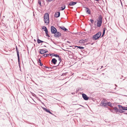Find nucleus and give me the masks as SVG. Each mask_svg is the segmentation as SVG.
I'll use <instances>...</instances> for the list:
<instances>
[{"label":"nucleus","mask_w":127,"mask_h":127,"mask_svg":"<svg viewBox=\"0 0 127 127\" xmlns=\"http://www.w3.org/2000/svg\"><path fill=\"white\" fill-rule=\"evenodd\" d=\"M101 34V32H98L93 36L92 39L93 40H96L98 39L100 36Z\"/></svg>","instance_id":"obj_3"},{"label":"nucleus","mask_w":127,"mask_h":127,"mask_svg":"<svg viewBox=\"0 0 127 127\" xmlns=\"http://www.w3.org/2000/svg\"><path fill=\"white\" fill-rule=\"evenodd\" d=\"M86 39H85V40L82 39L79 41V42L80 43H85L86 41Z\"/></svg>","instance_id":"obj_16"},{"label":"nucleus","mask_w":127,"mask_h":127,"mask_svg":"<svg viewBox=\"0 0 127 127\" xmlns=\"http://www.w3.org/2000/svg\"><path fill=\"white\" fill-rule=\"evenodd\" d=\"M122 109H121V108H119V109H118L117 111L116 112L121 113H122L125 112L124 111H122Z\"/></svg>","instance_id":"obj_15"},{"label":"nucleus","mask_w":127,"mask_h":127,"mask_svg":"<svg viewBox=\"0 0 127 127\" xmlns=\"http://www.w3.org/2000/svg\"><path fill=\"white\" fill-rule=\"evenodd\" d=\"M45 67L47 68H49L48 67H47V66H45Z\"/></svg>","instance_id":"obj_38"},{"label":"nucleus","mask_w":127,"mask_h":127,"mask_svg":"<svg viewBox=\"0 0 127 127\" xmlns=\"http://www.w3.org/2000/svg\"><path fill=\"white\" fill-rule=\"evenodd\" d=\"M60 16V12H56L54 14V16L56 18L59 17Z\"/></svg>","instance_id":"obj_10"},{"label":"nucleus","mask_w":127,"mask_h":127,"mask_svg":"<svg viewBox=\"0 0 127 127\" xmlns=\"http://www.w3.org/2000/svg\"><path fill=\"white\" fill-rule=\"evenodd\" d=\"M60 65L61 66H62V64H61V63H60V65Z\"/></svg>","instance_id":"obj_40"},{"label":"nucleus","mask_w":127,"mask_h":127,"mask_svg":"<svg viewBox=\"0 0 127 127\" xmlns=\"http://www.w3.org/2000/svg\"><path fill=\"white\" fill-rule=\"evenodd\" d=\"M44 22L47 25H48L49 22V15L47 13L45 14L44 17Z\"/></svg>","instance_id":"obj_2"},{"label":"nucleus","mask_w":127,"mask_h":127,"mask_svg":"<svg viewBox=\"0 0 127 127\" xmlns=\"http://www.w3.org/2000/svg\"><path fill=\"white\" fill-rule=\"evenodd\" d=\"M86 12L87 13L89 14H90L91 13V11H90L89 9L88 8H86Z\"/></svg>","instance_id":"obj_19"},{"label":"nucleus","mask_w":127,"mask_h":127,"mask_svg":"<svg viewBox=\"0 0 127 127\" xmlns=\"http://www.w3.org/2000/svg\"><path fill=\"white\" fill-rule=\"evenodd\" d=\"M124 113V114H127V113Z\"/></svg>","instance_id":"obj_42"},{"label":"nucleus","mask_w":127,"mask_h":127,"mask_svg":"<svg viewBox=\"0 0 127 127\" xmlns=\"http://www.w3.org/2000/svg\"><path fill=\"white\" fill-rule=\"evenodd\" d=\"M110 110L111 112H112L113 113H114L115 112V110H114V109H110Z\"/></svg>","instance_id":"obj_30"},{"label":"nucleus","mask_w":127,"mask_h":127,"mask_svg":"<svg viewBox=\"0 0 127 127\" xmlns=\"http://www.w3.org/2000/svg\"><path fill=\"white\" fill-rule=\"evenodd\" d=\"M38 3L40 5H41V2L40 0H38Z\"/></svg>","instance_id":"obj_32"},{"label":"nucleus","mask_w":127,"mask_h":127,"mask_svg":"<svg viewBox=\"0 0 127 127\" xmlns=\"http://www.w3.org/2000/svg\"><path fill=\"white\" fill-rule=\"evenodd\" d=\"M37 42L38 44L40 43H41V40L39 39L38 38L37 39Z\"/></svg>","instance_id":"obj_24"},{"label":"nucleus","mask_w":127,"mask_h":127,"mask_svg":"<svg viewBox=\"0 0 127 127\" xmlns=\"http://www.w3.org/2000/svg\"><path fill=\"white\" fill-rule=\"evenodd\" d=\"M82 96L84 99L85 100H88L89 99V97H88L86 95L84 94H82Z\"/></svg>","instance_id":"obj_9"},{"label":"nucleus","mask_w":127,"mask_h":127,"mask_svg":"<svg viewBox=\"0 0 127 127\" xmlns=\"http://www.w3.org/2000/svg\"><path fill=\"white\" fill-rule=\"evenodd\" d=\"M57 62V60L55 58L53 59L51 61V62L53 63L54 64H56Z\"/></svg>","instance_id":"obj_13"},{"label":"nucleus","mask_w":127,"mask_h":127,"mask_svg":"<svg viewBox=\"0 0 127 127\" xmlns=\"http://www.w3.org/2000/svg\"><path fill=\"white\" fill-rule=\"evenodd\" d=\"M45 32V33L46 34V36L49 37H50V36L48 34V31L47 29H46L45 30H44Z\"/></svg>","instance_id":"obj_17"},{"label":"nucleus","mask_w":127,"mask_h":127,"mask_svg":"<svg viewBox=\"0 0 127 127\" xmlns=\"http://www.w3.org/2000/svg\"><path fill=\"white\" fill-rule=\"evenodd\" d=\"M76 3L77 2H76L71 1L69 3L68 5L70 6H73L75 5L76 4Z\"/></svg>","instance_id":"obj_12"},{"label":"nucleus","mask_w":127,"mask_h":127,"mask_svg":"<svg viewBox=\"0 0 127 127\" xmlns=\"http://www.w3.org/2000/svg\"><path fill=\"white\" fill-rule=\"evenodd\" d=\"M107 105V101L104 100H102L100 103V105L102 106L105 107Z\"/></svg>","instance_id":"obj_5"},{"label":"nucleus","mask_w":127,"mask_h":127,"mask_svg":"<svg viewBox=\"0 0 127 127\" xmlns=\"http://www.w3.org/2000/svg\"><path fill=\"white\" fill-rule=\"evenodd\" d=\"M43 109H44V110L45 111H46L48 112L50 114H52V113L50 111V110H49L47 109H46L45 108H43Z\"/></svg>","instance_id":"obj_18"},{"label":"nucleus","mask_w":127,"mask_h":127,"mask_svg":"<svg viewBox=\"0 0 127 127\" xmlns=\"http://www.w3.org/2000/svg\"><path fill=\"white\" fill-rule=\"evenodd\" d=\"M34 40L35 41V39H34Z\"/></svg>","instance_id":"obj_48"},{"label":"nucleus","mask_w":127,"mask_h":127,"mask_svg":"<svg viewBox=\"0 0 127 127\" xmlns=\"http://www.w3.org/2000/svg\"><path fill=\"white\" fill-rule=\"evenodd\" d=\"M58 60L60 62H59V65H60V62L61 61V58L59 56V57H58Z\"/></svg>","instance_id":"obj_26"},{"label":"nucleus","mask_w":127,"mask_h":127,"mask_svg":"<svg viewBox=\"0 0 127 127\" xmlns=\"http://www.w3.org/2000/svg\"><path fill=\"white\" fill-rule=\"evenodd\" d=\"M116 88H115V89H116Z\"/></svg>","instance_id":"obj_47"},{"label":"nucleus","mask_w":127,"mask_h":127,"mask_svg":"<svg viewBox=\"0 0 127 127\" xmlns=\"http://www.w3.org/2000/svg\"><path fill=\"white\" fill-rule=\"evenodd\" d=\"M54 56L55 57H58H58H59V55H57V54H54Z\"/></svg>","instance_id":"obj_27"},{"label":"nucleus","mask_w":127,"mask_h":127,"mask_svg":"<svg viewBox=\"0 0 127 127\" xmlns=\"http://www.w3.org/2000/svg\"><path fill=\"white\" fill-rule=\"evenodd\" d=\"M105 28L103 29V32L102 33V35L101 36V37H102L104 36L105 33Z\"/></svg>","instance_id":"obj_22"},{"label":"nucleus","mask_w":127,"mask_h":127,"mask_svg":"<svg viewBox=\"0 0 127 127\" xmlns=\"http://www.w3.org/2000/svg\"><path fill=\"white\" fill-rule=\"evenodd\" d=\"M43 57H47V54H44L43 55Z\"/></svg>","instance_id":"obj_35"},{"label":"nucleus","mask_w":127,"mask_h":127,"mask_svg":"<svg viewBox=\"0 0 127 127\" xmlns=\"http://www.w3.org/2000/svg\"><path fill=\"white\" fill-rule=\"evenodd\" d=\"M54 34V36L57 38H59L61 35V33L60 32L57 31L55 33V34Z\"/></svg>","instance_id":"obj_6"},{"label":"nucleus","mask_w":127,"mask_h":127,"mask_svg":"<svg viewBox=\"0 0 127 127\" xmlns=\"http://www.w3.org/2000/svg\"><path fill=\"white\" fill-rule=\"evenodd\" d=\"M16 50L17 53V56L18 57V61L19 63H20V57L19 55V52L18 49L16 46Z\"/></svg>","instance_id":"obj_7"},{"label":"nucleus","mask_w":127,"mask_h":127,"mask_svg":"<svg viewBox=\"0 0 127 127\" xmlns=\"http://www.w3.org/2000/svg\"><path fill=\"white\" fill-rule=\"evenodd\" d=\"M46 52H48V51H46Z\"/></svg>","instance_id":"obj_46"},{"label":"nucleus","mask_w":127,"mask_h":127,"mask_svg":"<svg viewBox=\"0 0 127 127\" xmlns=\"http://www.w3.org/2000/svg\"><path fill=\"white\" fill-rule=\"evenodd\" d=\"M112 104L110 102H107V105H108V106H109L110 107H112Z\"/></svg>","instance_id":"obj_21"},{"label":"nucleus","mask_w":127,"mask_h":127,"mask_svg":"<svg viewBox=\"0 0 127 127\" xmlns=\"http://www.w3.org/2000/svg\"><path fill=\"white\" fill-rule=\"evenodd\" d=\"M42 29H43L44 30H45L46 29H47L46 27L45 26H43V27L42 28Z\"/></svg>","instance_id":"obj_28"},{"label":"nucleus","mask_w":127,"mask_h":127,"mask_svg":"<svg viewBox=\"0 0 127 127\" xmlns=\"http://www.w3.org/2000/svg\"><path fill=\"white\" fill-rule=\"evenodd\" d=\"M95 0L96 1H98L99 0Z\"/></svg>","instance_id":"obj_43"},{"label":"nucleus","mask_w":127,"mask_h":127,"mask_svg":"<svg viewBox=\"0 0 127 127\" xmlns=\"http://www.w3.org/2000/svg\"><path fill=\"white\" fill-rule=\"evenodd\" d=\"M118 106L119 108H121L122 109V111H123V110H127V107L123 106L120 105H118Z\"/></svg>","instance_id":"obj_8"},{"label":"nucleus","mask_w":127,"mask_h":127,"mask_svg":"<svg viewBox=\"0 0 127 127\" xmlns=\"http://www.w3.org/2000/svg\"><path fill=\"white\" fill-rule=\"evenodd\" d=\"M38 63H39V65L41 66L42 65H43V64H42L41 62V61L40 60V59H39V60H38Z\"/></svg>","instance_id":"obj_23"},{"label":"nucleus","mask_w":127,"mask_h":127,"mask_svg":"<svg viewBox=\"0 0 127 127\" xmlns=\"http://www.w3.org/2000/svg\"><path fill=\"white\" fill-rule=\"evenodd\" d=\"M65 6L64 5H63V6L61 7L60 8V9L61 10H64L65 8Z\"/></svg>","instance_id":"obj_20"},{"label":"nucleus","mask_w":127,"mask_h":127,"mask_svg":"<svg viewBox=\"0 0 127 127\" xmlns=\"http://www.w3.org/2000/svg\"><path fill=\"white\" fill-rule=\"evenodd\" d=\"M77 47L78 48L80 49H83L84 48L82 46H77Z\"/></svg>","instance_id":"obj_25"},{"label":"nucleus","mask_w":127,"mask_h":127,"mask_svg":"<svg viewBox=\"0 0 127 127\" xmlns=\"http://www.w3.org/2000/svg\"><path fill=\"white\" fill-rule=\"evenodd\" d=\"M103 67V66H101V68H100V69H101V68H102Z\"/></svg>","instance_id":"obj_39"},{"label":"nucleus","mask_w":127,"mask_h":127,"mask_svg":"<svg viewBox=\"0 0 127 127\" xmlns=\"http://www.w3.org/2000/svg\"><path fill=\"white\" fill-rule=\"evenodd\" d=\"M54 54H54V53L50 54V55L51 56H54Z\"/></svg>","instance_id":"obj_33"},{"label":"nucleus","mask_w":127,"mask_h":127,"mask_svg":"<svg viewBox=\"0 0 127 127\" xmlns=\"http://www.w3.org/2000/svg\"><path fill=\"white\" fill-rule=\"evenodd\" d=\"M102 21V17L101 15H100L98 17V19L97 20V26L99 27L101 26Z\"/></svg>","instance_id":"obj_1"},{"label":"nucleus","mask_w":127,"mask_h":127,"mask_svg":"<svg viewBox=\"0 0 127 127\" xmlns=\"http://www.w3.org/2000/svg\"><path fill=\"white\" fill-rule=\"evenodd\" d=\"M59 27L61 29L64 31L65 32H67L68 30L64 27V26H60Z\"/></svg>","instance_id":"obj_14"},{"label":"nucleus","mask_w":127,"mask_h":127,"mask_svg":"<svg viewBox=\"0 0 127 127\" xmlns=\"http://www.w3.org/2000/svg\"><path fill=\"white\" fill-rule=\"evenodd\" d=\"M39 50V53L42 54H44L45 53H47V52H46V51L44 50V49H40Z\"/></svg>","instance_id":"obj_11"},{"label":"nucleus","mask_w":127,"mask_h":127,"mask_svg":"<svg viewBox=\"0 0 127 127\" xmlns=\"http://www.w3.org/2000/svg\"><path fill=\"white\" fill-rule=\"evenodd\" d=\"M67 42H68V43H70V42H69V41H67Z\"/></svg>","instance_id":"obj_45"},{"label":"nucleus","mask_w":127,"mask_h":127,"mask_svg":"<svg viewBox=\"0 0 127 127\" xmlns=\"http://www.w3.org/2000/svg\"><path fill=\"white\" fill-rule=\"evenodd\" d=\"M57 31V29L54 27L52 26L51 27V32L52 34H55V33Z\"/></svg>","instance_id":"obj_4"},{"label":"nucleus","mask_w":127,"mask_h":127,"mask_svg":"<svg viewBox=\"0 0 127 127\" xmlns=\"http://www.w3.org/2000/svg\"><path fill=\"white\" fill-rule=\"evenodd\" d=\"M44 47H46V46H45V45H44Z\"/></svg>","instance_id":"obj_44"},{"label":"nucleus","mask_w":127,"mask_h":127,"mask_svg":"<svg viewBox=\"0 0 127 127\" xmlns=\"http://www.w3.org/2000/svg\"><path fill=\"white\" fill-rule=\"evenodd\" d=\"M55 0H47V1L50 2H51L52 1H54Z\"/></svg>","instance_id":"obj_34"},{"label":"nucleus","mask_w":127,"mask_h":127,"mask_svg":"<svg viewBox=\"0 0 127 127\" xmlns=\"http://www.w3.org/2000/svg\"><path fill=\"white\" fill-rule=\"evenodd\" d=\"M43 42H45L43 41H42V40H41V43H43Z\"/></svg>","instance_id":"obj_36"},{"label":"nucleus","mask_w":127,"mask_h":127,"mask_svg":"<svg viewBox=\"0 0 127 127\" xmlns=\"http://www.w3.org/2000/svg\"><path fill=\"white\" fill-rule=\"evenodd\" d=\"M115 86H116V87H117V85H116V84H115Z\"/></svg>","instance_id":"obj_41"},{"label":"nucleus","mask_w":127,"mask_h":127,"mask_svg":"<svg viewBox=\"0 0 127 127\" xmlns=\"http://www.w3.org/2000/svg\"><path fill=\"white\" fill-rule=\"evenodd\" d=\"M90 21L92 23H93L94 22V21L93 20L91 19H90Z\"/></svg>","instance_id":"obj_31"},{"label":"nucleus","mask_w":127,"mask_h":127,"mask_svg":"<svg viewBox=\"0 0 127 127\" xmlns=\"http://www.w3.org/2000/svg\"><path fill=\"white\" fill-rule=\"evenodd\" d=\"M118 109V108H117V107H115L113 108L114 110L115 111H117Z\"/></svg>","instance_id":"obj_29"},{"label":"nucleus","mask_w":127,"mask_h":127,"mask_svg":"<svg viewBox=\"0 0 127 127\" xmlns=\"http://www.w3.org/2000/svg\"><path fill=\"white\" fill-rule=\"evenodd\" d=\"M47 54V56H48L49 55V54Z\"/></svg>","instance_id":"obj_37"}]
</instances>
